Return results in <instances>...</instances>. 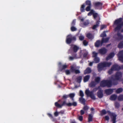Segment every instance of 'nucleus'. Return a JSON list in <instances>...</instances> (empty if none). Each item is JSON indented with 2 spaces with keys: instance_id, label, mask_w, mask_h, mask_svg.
<instances>
[{
  "instance_id": "nucleus-62",
  "label": "nucleus",
  "mask_w": 123,
  "mask_h": 123,
  "mask_svg": "<svg viewBox=\"0 0 123 123\" xmlns=\"http://www.w3.org/2000/svg\"><path fill=\"white\" fill-rule=\"evenodd\" d=\"M105 120L107 121H109V117L108 116H105Z\"/></svg>"
},
{
  "instance_id": "nucleus-28",
  "label": "nucleus",
  "mask_w": 123,
  "mask_h": 123,
  "mask_svg": "<svg viewBox=\"0 0 123 123\" xmlns=\"http://www.w3.org/2000/svg\"><path fill=\"white\" fill-rule=\"evenodd\" d=\"M93 92H90L88 89L86 90L85 91V93L88 96H89Z\"/></svg>"
},
{
  "instance_id": "nucleus-46",
  "label": "nucleus",
  "mask_w": 123,
  "mask_h": 123,
  "mask_svg": "<svg viewBox=\"0 0 123 123\" xmlns=\"http://www.w3.org/2000/svg\"><path fill=\"white\" fill-rule=\"evenodd\" d=\"M84 94L83 91L81 90L80 91V96H81V97H83L84 96Z\"/></svg>"
},
{
  "instance_id": "nucleus-61",
  "label": "nucleus",
  "mask_w": 123,
  "mask_h": 123,
  "mask_svg": "<svg viewBox=\"0 0 123 123\" xmlns=\"http://www.w3.org/2000/svg\"><path fill=\"white\" fill-rule=\"evenodd\" d=\"M47 115L48 116L51 118V119H53V117L52 114L49 113H48L47 114Z\"/></svg>"
},
{
  "instance_id": "nucleus-14",
  "label": "nucleus",
  "mask_w": 123,
  "mask_h": 123,
  "mask_svg": "<svg viewBox=\"0 0 123 123\" xmlns=\"http://www.w3.org/2000/svg\"><path fill=\"white\" fill-rule=\"evenodd\" d=\"M113 89H109L105 90V92L107 95H110L113 92Z\"/></svg>"
},
{
  "instance_id": "nucleus-40",
  "label": "nucleus",
  "mask_w": 123,
  "mask_h": 123,
  "mask_svg": "<svg viewBox=\"0 0 123 123\" xmlns=\"http://www.w3.org/2000/svg\"><path fill=\"white\" fill-rule=\"evenodd\" d=\"M98 53L95 52H93L92 53V57L95 58V57H97Z\"/></svg>"
},
{
  "instance_id": "nucleus-50",
  "label": "nucleus",
  "mask_w": 123,
  "mask_h": 123,
  "mask_svg": "<svg viewBox=\"0 0 123 123\" xmlns=\"http://www.w3.org/2000/svg\"><path fill=\"white\" fill-rule=\"evenodd\" d=\"M114 71V70L111 67V68L108 71V73L109 74H111L113 73V71Z\"/></svg>"
},
{
  "instance_id": "nucleus-1",
  "label": "nucleus",
  "mask_w": 123,
  "mask_h": 123,
  "mask_svg": "<svg viewBox=\"0 0 123 123\" xmlns=\"http://www.w3.org/2000/svg\"><path fill=\"white\" fill-rule=\"evenodd\" d=\"M111 64V62H104L100 63L98 64V70L99 72L101 71L104 68L110 67Z\"/></svg>"
},
{
  "instance_id": "nucleus-22",
  "label": "nucleus",
  "mask_w": 123,
  "mask_h": 123,
  "mask_svg": "<svg viewBox=\"0 0 123 123\" xmlns=\"http://www.w3.org/2000/svg\"><path fill=\"white\" fill-rule=\"evenodd\" d=\"M90 76L89 75H87L85 76L84 78V82H86L88 81L90 79Z\"/></svg>"
},
{
  "instance_id": "nucleus-55",
  "label": "nucleus",
  "mask_w": 123,
  "mask_h": 123,
  "mask_svg": "<svg viewBox=\"0 0 123 123\" xmlns=\"http://www.w3.org/2000/svg\"><path fill=\"white\" fill-rule=\"evenodd\" d=\"M77 29L74 26H72L71 27V30L72 31H76Z\"/></svg>"
},
{
  "instance_id": "nucleus-38",
  "label": "nucleus",
  "mask_w": 123,
  "mask_h": 123,
  "mask_svg": "<svg viewBox=\"0 0 123 123\" xmlns=\"http://www.w3.org/2000/svg\"><path fill=\"white\" fill-rule=\"evenodd\" d=\"M106 34L105 31L103 32L101 34L100 36L101 37H102L103 38L106 37Z\"/></svg>"
},
{
  "instance_id": "nucleus-42",
  "label": "nucleus",
  "mask_w": 123,
  "mask_h": 123,
  "mask_svg": "<svg viewBox=\"0 0 123 123\" xmlns=\"http://www.w3.org/2000/svg\"><path fill=\"white\" fill-rule=\"evenodd\" d=\"M118 100L119 101L123 100V95H120L118 97Z\"/></svg>"
},
{
  "instance_id": "nucleus-7",
  "label": "nucleus",
  "mask_w": 123,
  "mask_h": 123,
  "mask_svg": "<svg viewBox=\"0 0 123 123\" xmlns=\"http://www.w3.org/2000/svg\"><path fill=\"white\" fill-rule=\"evenodd\" d=\"M122 73L120 72H117L115 76V78H111L113 80H120L122 78Z\"/></svg>"
},
{
  "instance_id": "nucleus-23",
  "label": "nucleus",
  "mask_w": 123,
  "mask_h": 123,
  "mask_svg": "<svg viewBox=\"0 0 123 123\" xmlns=\"http://www.w3.org/2000/svg\"><path fill=\"white\" fill-rule=\"evenodd\" d=\"M86 37L89 39H92L93 38V36L91 33H88L86 35Z\"/></svg>"
},
{
  "instance_id": "nucleus-36",
  "label": "nucleus",
  "mask_w": 123,
  "mask_h": 123,
  "mask_svg": "<svg viewBox=\"0 0 123 123\" xmlns=\"http://www.w3.org/2000/svg\"><path fill=\"white\" fill-rule=\"evenodd\" d=\"M68 95H69V97H70L72 100L74 101L73 98L75 96V94L74 93H71L70 94Z\"/></svg>"
},
{
  "instance_id": "nucleus-59",
  "label": "nucleus",
  "mask_w": 123,
  "mask_h": 123,
  "mask_svg": "<svg viewBox=\"0 0 123 123\" xmlns=\"http://www.w3.org/2000/svg\"><path fill=\"white\" fill-rule=\"evenodd\" d=\"M79 120L80 121H82L83 120V117L81 116H80L78 117Z\"/></svg>"
},
{
  "instance_id": "nucleus-45",
  "label": "nucleus",
  "mask_w": 123,
  "mask_h": 123,
  "mask_svg": "<svg viewBox=\"0 0 123 123\" xmlns=\"http://www.w3.org/2000/svg\"><path fill=\"white\" fill-rule=\"evenodd\" d=\"M99 24H96L94 25L92 28V29L93 30H94L96 28L98 27L99 26Z\"/></svg>"
},
{
  "instance_id": "nucleus-30",
  "label": "nucleus",
  "mask_w": 123,
  "mask_h": 123,
  "mask_svg": "<svg viewBox=\"0 0 123 123\" xmlns=\"http://www.w3.org/2000/svg\"><path fill=\"white\" fill-rule=\"evenodd\" d=\"M93 116L92 114H89L88 115V122H92V121Z\"/></svg>"
},
{
  "instance_id": "nucleus-43",
  "label": "nucleus",
  "mask_w": 123,
  "mask_h": 123,
  "mask_svg": "<svg viewBox=\"0 0 123 123\" xmlns=\"http://www.w3.org/2000/svg\"><path fill=\"white\" fill-rule=\"evenodd\" d=\"M100 77H96L95 80V82L97 83H98L100 82Z\"/></svg>"
},
{
  "instance_id": "nucleus-56",
  "label": "nucleus",
  "mask_w": 123,
  "mask_h": 123,
  "mask_svg": "<svg viewBox=\"0 0 123 123\" xmlns=\"http://www.w3.org/2000/svg\"><path fill=\"white\" fill-rule=\"evenodd\" d=\"M106 25H102L101 26L100 30H103L104 28H106Z\"/></svg>"
},
{
  "instance_id": "nucleus-41",
  "label": "nucleus",
  "mask_w": 123,
  "mask_h": 123,
  "mask_svg": "<svg viewBox=\"0 0 123 123\" xmlns=\"http://www.w3.org/2000/svg\"><path fill=\"white\" fill-rule=\"evenodd\" d=\"M89 24H80V25L83 27L85 28L87 27Z\"/></svg>"
},
{
  "instance_id": "nucleus-4",
  "label": "nucleus",
  "mask_w": 123,
  "mask_h": 123,
  "mask_svg": "<svg viewBox=\"0 0 123 123\" xmlns=\"http://www.w3.org/2000/svg\"><path fill=\"white\" fill-rule=\"evenodd\" d=\"M76 38L75 36H73L71 35H69L67 37L66 43L68 44H70L73 41L76 40Z\"/></svg>"
},
{
  "instance_id": "nucleus-2",
  "label": "nucleus",
  "mask_w": 123,
  "mask_h": 123,
  "mask_svg": "<svg viewBox=\"0 0 123 123\" xmlns=\"http://www.w3.org/2000/svg\"><path fill=\"white\" fill-rule=\"evenodd\" d=\"M92 15L94 18L96 20V23H99L101 22L99 16L97 13L95 12L93 9H91L87 14L88 16H90Z\"/></svg>"
},
{
  "instance_id": "nucleus-16",
  "label": "nucleus",
  "mask_w": 123,
  "mask_h": 123,
  "mask_svg": "<svg viewBox=\"0 0 123 123\" xmlns=\"http://www.w3.org/2000/svg\"><path fill=\"white\" fill-rule=\"evenodd\" d=\"M114 24L115 25H117V27L115 28V31L119 30L122 26V24Z\"/></svg>"
},
{
  "instance_id": "nucleus-32",
  "label": "nucleus",
  "mask_w": 123,
  "mask_h": 123,
  "mask_svg": "<svg viewBox=\"0 0 123 123\" xmlns=\"http://www.w3.org/2000/svg\"><path fill=\"white\" fill-rule=\"evenodd\" d=\"M118 47L119 48H123V41L120 42L118 45Z\"/></svg>"
},
{
  "instance_id": "nucleus-35",
  "label": "nucleus",
  "mask_w": 123,
  "mask_h": 123,
  "mask_svg": "<svg viewBox=\"0 0 123 123\" xmlns=\"http://www.w3.org/2000/svg\"><path fill=\"white\" fill-rule=\"evenodd\" d=\"M68 66L66 65H62L60 68V70L61 71H62L63 70L65 69L66 68H67Z\"/></svg>"
},
{
  "instance_id": "nucleus-29",
  "label": "nucleus",
  "mask_w": 123,
  "mask_h": 123,
  "mask_svg": "<svg viewBox=\"0 0 123 123\" xmlns=\"http://www.w3.org/2000/svg\"><path fill=\"white\" fill-rule=\"evenodd\" d=\"M117 117V115H116L115 116H113V117L111 118V121L112 122V123H116V122Z\"/></svg>"
},
{
  "instance_id": "nucleus-58",
  "label": "nucleus",
  "mask_w": 123,
  "mask_h": 123,
  "mask_svg": "<svg viewBox=\"0 0 123 123\" xmlns=\"http://www.w3.org/2000/svg\"><path fill=\"white\" fill-rule=\"evenodd\" d=\"M65 73L67 75H68L70 74V72L68 70H66L65 71Z\"/></svg>"
},
{
  "instance_id": "nucleus-21",
  "label": "nucleus",
  "mask_w": 123,
  "mask_h": 123,
  "mask_svg": "<svg viewBox=\"0 0 123 123\" xmlns=\"http://www.w3.org/2000/svg\"><path fill=\"white\" fill-rule=\"evenodd\" d=\"M91 72V69L89 67L87 68L84 71V74H86L90 73Z\"/></svg>"
},
{
  "instance_id": "nucleus-64",
  "label": "nucleus",
  "mask_w": 123,
  "mask_h": 123,
  "mask_svg": "<svg viewBox=\"0 0 123 123\" xmlns=\"http://www.w3.org/2000/svg\"><path fill=\"white\" fill-rule=\"evenodd\" d=\"M84 113H85L84 111L83 110H82L80 111V115H83V114H84Z\"/></svg>"
},
{
  "instance_id": "nucleus-24",
  "label": "nucleus",
  "mask_w": 123,
  "mask_h": 123,
  "mask_svg": "<svg viewBox=\"0 0 123 123\" xmlns=\"http://www.w3.org/2000/svg\"><path fill=\"white\" fill-rule=\"evenodd\" d=\"M117 98V96L115 94L112 95L110 98V99L111 100H115Z\"/></svg>"
},
{
  "instance_id": "nucleus-54",
  "label": "nucleus",
  "mask_w": 123,
  "mask_h": 123,
  "mask_svg": "<svg viewBox=\"0 0 123 123\" xmlns=\"http://www.w3.org/2000/svg\"><path fill=\"white\" fill-rule=\"evenodd\" d=\"M79 39L81 41H82L84 39V37L83 36L81 35L79 37Z\"/></svg>"
},
{
  "instance_id": "nucleus-20",
  "label": "nucleus",
  "mask_w": 123,
  "mask_h": 123,
  "mask_svg": "<svg viewBox=\"0 0 123 123\" xmlns=\"http://www.w3.org/2000/svg\"><path fill=\"white\" fill-rule=\"evenodd\" d=\"M110 38L109 37H107L105 38H103L101 40L102 43L103 44L104 43H106L108 41Z\"/></svg>"
},
{
  "instance_id": "nucleus-10",
  "label": "nucleus",
  "mask_w": 123,
  "mask_h": 123,
  "mask_svg": "<svg viewBox=\"0 0 123 123\" xmlns=\"http://www.w3.org/2000/svg\"><path fill=\"white\" fill-rule=\"evenodd\" d=\"M118 59L122 62H123V50L120 51L117 55Z\"/></svg>"
},
{
  "instance_id": "nucleus-39",
  "label": "nucleus",
  "mask_w": 123,
  "mask_h": 123,
  "mask_svg": "<svg viewBox=\"0 0 123 123\" xmlns=\"http://www.w3.org/2000/svg\"><path fill=\"white\" fill-rule=\"evenodd\" d=\"M55 106L59 108H61L62 106L61 105L58 103L57 102H56L55 103Z\"/></svg>"
},
{
  "instance_id": "nucleus-3",
  "label": "nucleus",
  "mask_w": 123,
  "mask_h": 123,
  "mask_svg": "<svg viewBox=\"0 0 123 123\" xmlns=\"http://www.w3.org/2000/svg\"><path fill=\"white\" fill-rule=\"evenodd\" d=\"M112 85V81L111 80H103L101 81L100 84V86L102 87L107 86L108 87H111Z\"/></svg>"
},
{
  "instance_id": "nucleus-9",
  "label": "nucleus",
  "mask_w": 123,
  "mask_h": 123,
  "mask_svg": "<svg viewBox=\"0 0 123 123\" xmlns=\"http://www.w3.org/2000/svg\"><path fill=\"white\" fill-rule=\"evenodd\" d=\"M108 50H107L105 47H103L98 50V52L101 55H104L106 54Z\"/></svg>"
},
{
  "instance_id": "nucleus-60",
  "label": "nucleus",
  "mask_w": 123,
  "mask_h": 123,
  "mask_svg": "<svg viewBox=\"0 0 123 123\" xmlns=\"http://www.w3.org/2000/svg\"><path fill=\"white\" fill-rule=\"evenodd\" d=\"M76 74H79L80 73V72L79 70H75L74 72Z\"/></svg>"
},
{
  "instance_id": "nucleus-5",
  "label": "nucleus",
  "mask_w": 123,
  "mask_h": 123,
  "mask_svg": "<svg viewBox=\"0 0 123 123\" xmlns=\"http://www.w3.org/2000/svg\"><path fill=\"white\" fill-rule=\"evenodd\" d=\"M107 113H108L109 115L111 117L115 116L116 115L114 113L111 112L109 110L107 111L105 109H103L100 112V115L101 116Z\"/></svg>"
},
{
  "instance_id": "nucleus-31",
  "label": "nucleus",
  "mask_w": 123,
  "mask_h": 123,
  "mask_svg": "<svg viewBox=\"0 0 123 123\" xmlns=\"http://www.w3.org/2000/svg\"><path fill=\"white\" fill-rule=\"evenodd\" d=\"M79 100L82 103L84 104H85V99L83 98V97L80 98H79Z\"/></svg>"
},
{
  "instance_id": "nucleus-63",
  "label": "nucleus",
  "mask_w": 123,
  "mask_h": 123,
  "mask_svg": "<svg viewBox=\"0 0 123 123\" xmlns=\"http://www.w3.org/2000/svg\"><path fill=\"white\" fill-rule=\"evenodd\" d=\"M72 55L74 58H75L76 57L77 54L76 53L74 52L72 54Z\"/></svg>"
},
{
  "instance_id": "nucleus-17",
  "label": "nucleus",
  "mask_w": 123,
  "mask_h": 123,
  "mask_svg": "<svg viewBox=\"0 0 123 123\" xmlns=\"http://www.w3.org/2000/svg\"><path fill=\"white\" fill-rule=\"evenodd\" d=\"M114 23H123V16L122 18L116 20Z\"/></svg>"
},
{
  "instance_id": "nucleus-57",
  "label": "nucleus",
  "mask_w": 123,
  "mask_h": 123,
  "mask_svg": "<svg viewBox=\"0 0 123 123\" xmlns=\"http://www.w3.org/2000/svg\"><path fill=\"white\" fill-rule=\"evenodd\" d=\"M70 69L72 72H74L75 70H76L75 69L74 67L73 66H71Z\"/></svg>"
},
{
  "instance_id": "nucleus-8",
  "label": "nucleus",
  "mask_w": 123,
  "mask_h": 123,
  "mask_svg": "<svg viewBox=\"0 0 123 123\" xmlns=\"http://www.w3.org/2000/svg\"><path fill=\"white\" fill-rule=\"evenodd\" d=\"M62 107L63 106H67L68 107H70L72 106H76L77 105V103L76 102H74L72 103H66L65 101H64L61 104Z\"/></svg>"
},
{
  "instance_id": "nucleus-47",
  "label": "nucleus",
  "mask_w": 123,
  "mask_h": 123,
  "mask_svg": "<svg viewBox=\"0 0 123 123\" xmlns=\"http://www.w3.org/2000/svg\"><path fill=\"white\" fill-rule=\"evenodd\" d=\"M89 96L91 98L95 100L96 99L95 96L94 95L93 92Z\"/></svg>"
},
{
  "instance_id": "nucleus-53",
  "label": "nucleus",
  "mask_w": 123,
  "mask_h": 123,
  "mask_svg": "<svg viewBox=\"0 0 123 123\" xmlns=\"http://www.w3.org/2000/svg\"><path fill=\"white\" fill-rule=\"evenodd\" d=\"M89 107L86 105L83 108V109L85 111H87Z\"/></svg>"
},
{
  "instance_id": "nucleus-49",
  "label": "nucleus",
  "mask_w": 123,
  "mask_h": 123,
  "mask_svg": "<svg viewBox=\"0 0 123 123\" xmlns=\"http://www.w3.org/2000/svg\"><path fill=\"white\" fill-rule=\"evenodd\" d=\"M83 44L84 46H86L88 45V42L86 41V40H84L83 42Z\"/></svg>"
},
{
  "instance_id": "nucleus-51",
  "label": "nucleus",
  "mask_w": 123,
  "mask_h": 123,
  "mask_svg": "<svg viewBox=\"0 0 123 123\" xmlns=\"http://www.w3.org/2000/svg\"><path fill=\"white\" fill-rule=\"evenodd\" d=\"M69 97V95H64L62 97V98L63 99H66L67 98Z\"/></svg>"
},
{
  "instance_id": "nucleus-19",
  "label": "nucleus",
  "mask_w": 123,
  "mask_h": 123,
  "mask_svg": "<svg viewBox=\"0 0 123 123\" xmlns=\"http://www.w3.org/2000/svg\"><path fill=\"white\" fill-rule=\"evenodd\" d=\"M72 47L73 51L74 53H76L79 49V47L75 45H73V47Z\"/></svg>"
},
{
  "instance_id": "nucleus-11",
  "label": "nucleus",
  "mask_w": 123,
  "mask_h": 123,
  "mask_svg": "<svg viewBox=\"0 0 123 123\" xmlns=\"http://www.w3.org/2000/svg\"><path fill=\"white\" fill-rule=\"evenodd\" d=\"M97 95L99 98H102L103 96V90L101 89L99 90L97 92Z\"/></svg>"
},
{
  "instance_id": "nucleus-33",
  "label": "nucleus",
  "mask_w": 123,
  "mask_h": 123,
  "mask_svg": "<svg viewBox=\"0 0 123 123\" xmlns=\"http://www.w3.org/2000/svg\"><path fill=\"white\" fill-rule=\"evenodd\" d=\"M85 5L83 4L82 5L81 7L80 8V11L81 12H83L85 11Z\"/></svg>"
},
{
  "instance_id": "nucleus-15",
  "label": "nucleus",
  "mask_w": 123,
  "mask_h": 123,
  "mask_svg": "<svg viewBox=\"0 0 123 123\" xmlns=\"http://www.w3.org/2000/svg\"><path fill=\"white\" fill-rule=\"evenodd\" d=\"M117 37L116 38V40H120L123 39V36L120 33L118 32L117 33Z\"/></svg>"
},
{
  "instance_id": "nucleus-18",
  "label": "nucleus",
  "mask_w": 123,
  "mask_h": 123,
  "mask_svg": "<svg viewBox=\"0 0 123 123\" xmlns=\"http://www.w3.org/2000/svg\"><path fill=\"white\" fill-rule=\"evenodd\" d=\"M115 55V53L114 52H111L106 57V60H108L113 58Z\"/></svg>"
},
{
  "instance_id": "nucleus-12",
  "label": "nucleus",
  "mask_w": 123,
  "mask_h": 123,
  "mask_svg": "<svg viewBox=\"0 0 123 123\" xmlns=\"http://www.w3.org/2000/svg\"><path fill=\"white\" fill-rule=\"evenodd\" d=\"M93 5L95 7H100L101 8L103 5V3L101 2H98L93 3Z\"/></svg>"
},
{
  "instance_id": "nucleus-13",
  "label": "nucleus",
  "mask_w": 123,
  "mask_h": 123,
  "mask_svg": "<svg viewBox=\"0 0 123 123\" xmlns=\"http://www.w3.org/2000/svg\"><path fill=\"white\" fill-rule=\"evenodd\" d=\"M102 44L103 43H102L101 41L100 40H99L97 41L95 43V46L96 47H98L101 46Z\"/></svg>"
},
{
  "instance_id": "nucleus-37",
  "label": "nucleus",
  "mask_w": 123,
  "mask_h": 123,
  "mask_svg": "<svg viewBox=\"0 0 123 123\" xmlns=\"http://www.w3.org/2000/svg\"><path fill=\"white\" fill-rule=\"evenodd\" d=\"M114 105L115 108H118L120 106V104L119 103L117 102H115Z\"/></svg>"
},
{
  "instance_id": "nucleus-6",
  "label": "nucleus",
  "mask_w": 123,
  "mask_h": 123,
  "mask_svg": "<svg viewBox=\"0 0 123 123\" xmlns=\"http://www.w3.org/2000/svg\"><path fill=\"white\" fill-rule=\"evenodd\" d=\"M111 67L114 71H119L121 69H123V65L120 66L117 64L115 63Z\"/></svg>"
},
{
  "instance_id": "nucleus-25",
  "label": "nucleus",
  "mask_w": 123,
  "mask_h": 123,
  "mask_svg": "<svg viewBox=\"0 0 123 123\" xmlns=\"http://www.w3.org/2000/svg\"><path fill=\"white\" fill-rule=\"evenodd\" d=\"M82 80V77L80 76L77 77L76 79V81L77 82L80 83L81 81Z\"/></svg>"
},
{
  "instance_id": "nucleus-34",
  "label": "nucleus",
  "mask_w": 123,
  "mask_h": 123,
  "mask_svg": "<svg viewBox=\"0 0 123 123\" xmlns=\"http://www.w3.org/2000/svg\"><path fill=\"white\" fill-rule=\"evenodd\" d=\"M123 91V89L122 88H119L117 89L116 92L117 93H119Z\"/></svg>"
},
{
  "instance_id": "nucleus-27",
  "label": "nucleus",
  "mask_w": 123,
  "mask_h": 123,
  "mask_svg": "<svg viewBox=\"0 0 123 123\" xmlns=\"http://www.w3.org/2000/svg\"><path fill=\"white\" fill-rule=\"evenodd\" d=\"M96 84L94 81H92L89 85L90 87H94L96 86Z\"/></svg>"
},
{
  "instance_id": "nucleus-52",
  "label": "nucleus",
  "mask_w": 123,
  "mask_h": 123,
  "mask_svg": "<svg viewBox=\"0 0 123 123\" xmlns=\"http://www.w3.org/2000/svg\"><path fill=\"white\" fill-rule=\"evenodd\" d=\"M88 55V52H84L83 54V57L84 58H86L87 57Z\"/></svg>"
},
{
  "instance_id": "nucleus-44",
  "label": "nucleus",
  "mask_w": 123,
  "mask_h": 123,
  "mask_svg": "<svg viewBox=\"0 0 123 123\" xmlns=\"http://www.w3.org/2000/svg\"><path fill=\"white\" fill-rule=\"evenodd\" d=\"M86 4L88 6H91V2L89 0H87L85 2Z\"/></svg>"
},
{
  "instance_id": "nucleus-48",
  "label": "nucleus",
  "mask_w": 123,
  "mask_h": 123,
  "mask_svg": "<svg viewBox=\"0 0 123 123\" xmlns=\"http://www.w3.org/2000/svg\"><path fill=\"white\" fill-rule=\"evenodd\" d=\"M91 6H87L86 8V10L87 11H91Z\"/></svg>"
},
{
  "instance_id": "nucleus-26",
  "label": "nucleus",
  "mask_w": 123,
  "mask_h": 123,
  "mask_svg": "<svg viewBox=\"0 0 123 123\" xmlns=\"http://www.w3.org/2000/svg\"><path fill=\"white\" fill-rule=\"evenodd\" d=\"M93 61L94 63H97L100 62V59L99 57H97L94 58Z\"/></svg>"
}]
</instances>
